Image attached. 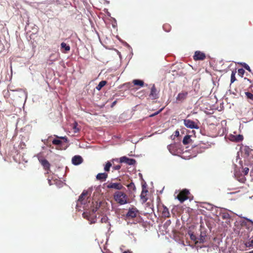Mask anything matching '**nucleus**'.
<instances>
[{"label":"nucleus","instance_id":"obj_1","mask_svg":"<svg viewBox=\"0 0 253 253\" xmlns=\"http://www.w3.org/2000/svg\"><path fill=\"white\" fill-rule=\"evenodd\" d=\"M114 200L117 203L123 205L129 202V199L127 194L124 191H117L113 195Z\"/></svg>","mask_w":253,"mask_h":253},{"label":"nucleus","instance_id":"obj_2","mask_svg":"<svg viewBox=\"0 0 253 253\" xmlns=\"http://www.w3.org/2000/svg\"><path fill=\"white\" fill-rule=\"evenodd\" d=\"M189 194V191L186 189H184L179 193L176 197V198L180 201V203H182L189 198L188 195Z\"/></svg>","mask_w":253,"mask_h":253},{"label":"nucleus","instance_id":"obj_3","mask_svg":"<svg viewBox=\"0 0 253 253\" xmlns=\"http://www.w3.org/2000/svg\"><path fill=\"white\" fill-rule=\"evenodd\" d=\"M107 188L108 189H114L115 190H117V191L126 190V188L123 186V185L121 183H115V182H110L108 183L106 186Z\"/></svg>","mask_w":253,"mask_h":253},{"label":"nucleus","instance_id":"obj_4","mask_svg":"<svg viewBox=\"0 0 253 253\" xmlns=\"http://www.w3.org/2000/svg\"><path fill=\"white\" fill-rule=\"evenodd\" d=\"M184 125L187 127L191 128V129H192V128L199 129V126L196 123H195L193 121H192L189 119L184 120Z\"/></svg>","mask_w":253,"mask_h":253},{"label":"nucleus","instance_id":"obj_5","mask_svg":"<svg viewBox=\"0 0 253 253\" xmlns=\"http://www.w3.org/2000/svg\"><path fill=\"white\" fill-rule=\"evenodd\" d=\"M119 162L121 163H126L128 165H134L136 163V161L133 159H130L126 156H123L120 158Z\"/></svg>","mask_w":253,"mask_h":253},{"label":"nucleus","instance_id":"obj_6","mask_svg":"<svg viewBox=\"0 0 253 253\" xmlns=\"http://www.w3.org/2000/svg\"><path fill=\"white\" fill-rule=\"evenodd\" d=\"M159 91L157 90L154 84H153L151 88L149 96L152 99H156L159 98Z\"/></svg>","mask_w":253,"mask_h":253},{"label":"nucleus","instance_id":"obj_7","mask_svg":"<svg viewBox=\"0 0 253 253\" xmlns=\"http://www.w3.org/2000/svg\"><path fill=\"white\" fill-rule=\"evenodd\" d=\"M188 92L186 91H182L179 93L176 98L177 102H182L185 100L188 96Z\"/></svg>","mask_w":253,"mask_h":253},{"label":"nucleus","instance_id":"obj_8","mask_svg":"<svg viewBox=\"0 0 253 253\" xmlns=\"http://www.w3.org/2000/svg\"><path fill=\"white\" fill-rule=\"evenodd\" d=\"M39 161L43 167L44 169L46 171V173H48L49 171H50V164L48 161L45 159H40Z\"/></svg>","mask_w":253,"mask_h":253},{"label":"nucleus","instance_id":"obj_9","mask_svg":"<svg viewBox=\"0 0 253 253\" xmlns=\"http://www.w3.org/2000/svg\"><path fill=\"white\" fill-rule=\"evenodd\" d=\"M138 212V211L134 208L129 209L126 216L127 218H133L135 217Z\"/></svg>","mask_w":253,"mask_h":253},{"label":"nucleus","instance_id":"obj_10","mask_svg":"<svg viewBox=\"0 0 253 253\" xmlns=\"http://www.w3.org/2000/svg\"><path fill=\"white\" fill-rule=\"evenodd\" d=\"M159 210L162 212L163 217L167 218L170 217L169 209L165 205H163L162 207H159Z\"/></svg>","mask_w":253,"mask_h":253},{"label":"nucleus","instance_id":"obj_11","mask_svg":"<svg viewBox=\"0 0 253 253\" xmlns=\"http://www.w3.org/2000/svg\"><path fill=\"white\" fill-rule=\"evenodd\" d=\"M193 58L195 60H203L206 58V55L200 51H196L195 52Z\"/></svg>","mask_w":253,"mask_h":253},{"label":"nucleus","instance_id":"obj_12","mask_svg":"<svg viewBox=\"0 0 253 253\" xmlns=\"http://www.w3.org/2000/svg\"><path fill=\"white\" fill-rule=\"evenodd\" d=\"M167 147L171 154L173 155H176L178 153V148L176 144H170Z\"/></svg>","mask_w":253,"mask_h":253},{"label":"nucleus","instance_id":"obj_13","mask_svg":"<svg viewBox=\"0 0 253 253\" xmlns=\"http://www.w3.org/2000/svg\"><path fill=\"white\" fill-rule=\"evenodd\" d=\"M55 136L58 139H54L53 140H52V143L54 145L60 146L62 144V142L60 139H64L66 142L67 141V138L65 137H58L57 135H56Z\"/></svg>","mask_w":253,"mask_h":253},{"label":"nucleus","instance_id":"obj_14","mask_svg":"<svg viewBox=\"0 0 253 253\" xmlns=\"http://www.w3.org/2000/svg\"><path fill=\"white\" fill-rule=\"evenodd\" d=\"M148 192V190L145 188L143 187L140 194V198L143 203H145L148 200L147 198V193Z\"/></svg>","mask_w":253,"mask_h":253},{"label":"nucleus","instance_id":"obj_15","mask_svg":"<svg viewBox=\"0 0 253 253\" xmlns=\"http://www.w3.org/2000/svg\"><path fill=\"white\" fill-rule=\"evenodd\" d=\"M72 163L75 165H78L83 162V159L80 156H75L72 159Z\"/></svg>","mask_w":253,"mask_h":253},{"label":"nucleus","instance_id":"obj_16","mask_svg":"<svg viewBox=\"0 0 253 253\" xmlns=\"http://www.w3.org/2000/svg\"><path fill=\"white\" fill-rule=\"evenodd\" d=\"M108 177V174L105 172L99 173L96 176V178L101 181H105Z\"/></svg>","mask_w":253,"mask_h":253},{"label":"nucleus","instance_id":"obj_17","mask_svg":"<svg viewBox=\"0 0 253 253\" xmlns=\"http://www.w3.org/2000/svg\"><path fill=\"white\" fill-rule=\"evenodd\" d=\"M117 161L118 162V159H113L111 162L108 161L106 164H105L104 166V170L105 171H109L110 168L112 167V164L114 163V161Z\"/></svg>","mask_w":253,"mask_h":253},{"label":"nucleus","instance_id":"obj_18","mask_svg":"<svg viewBox=\"0 0 253 253\" xmlns=\"http://www.w3.org/2000/svg\"><path fill=\"white\" fill-rule=\"evenodd\" d=\"M244 139V137L242 135L238 134L237 135H232L231 136V140L235 142H240Z\"/></svg>","mask_w":253,"mask_h":253},{"label":"nucleus","instance_id":"obj_19","mask_svg":"<svg viewBox=\"0 0 253 253\" xmlns=\"http://www.w3.org/2000/svg\"><path fill=\"white\" fill-rule=\"evenodd\" d=\"M194 151H197L198 153H202L205 151V148L202 147L201 145H198L193 147Z\"/></svg>","mask_w":253,"mask_h":253},{"label":"nucleus","instance_id":"obj_20","mask_svg":"<svg viewBox=\"0 0 253 253\" xmlns=\"http://www.w3.org/2000/svg\"><path fill=\"white\" fill-rule=\"evenodd\" d=\"M191 140H192L190 138V136L189 135H186L184 136L182 142L183 144L186 145L190 143Z\"/></svg>","mask_w":253,"mask_h":253},{"label":"nucleus","instance_id":"obj_21","mask_svg":"<svg viewBox=\"0 0 253 253\" xmlns=\"http://www.w3.org/2000/svg\"><path fill=\"white\" fill-rule=\"evenodd\" d=\"M107 84V82L106 81H101L99 84L96 86V89L97 90H100L101 88L105 86Z\"/></svg>","mask_w":253,"mask_h":253},{"label":"nucleus","instance_id":"obj_22","mask_svg":"<svg viewBox=\"0 0 253 253\" xmlns=\"http://www.w3.org/2000/svg\"><path fill=\"white\" fill-rule=\"evenodd\" d=\"M101 222V223H107V226L106 227L108 228H110V224L109 223V222H108V218L106 216H103L101 219V220H100Z\"/></svg>","mask_w":253,"mask_h":253},{"label":"nucleus","instance_id":"obj_23","mask_svg":"<svg viewBox=\"0 0 253 253\" xmlns=\"http://www.w3.org/2000/svg\"><path fill=\"white\" fill-rule=\"evenodd\" d=\"M15 91H18L19 92V96L20 97H26V93L24 90L23 89L20 88L16 89Z\"/></svg>","mask_w":253,"mask_h":253},{"label":"nucleus","instance_id":"obj_24","mask_svg":"<svg viewBox=\"0 0 253 253\" xmlns=\"http://www.w3.org/2000/svg\"><path fill=\"white\" fill-rule=\"evenodd\" d=\"M61 47L62 49H64L66 52H67L70 50V46L64 42L61 43Z\"/></svg>","mask_w":253,"mask_h":253},{"label":"nucleus","instance_id":"obj_25","mask_svg":"<svg viewBox=\"0 0 253 253\" xmlns=\"http://www.w3.org/2000/svg\"><path fill=\"white\" fill-rule=\"evenodd\" d=\"M127 187L130 192L135 191L136 190V187L133 182H131L128 184Z\"/></svg>","mask_w":253,"mask_h":253},{"label":"nucleus","instance_id":"obj_26","mask_svg":"<svg viewBox=\"0 0 253 253\" xmlns=\"http://www.w3.org/2000/svg\"><path fill=\"white\" fill-rule=\"evenodd\" d=\"M133 83L135 85H139L140 86H142L144 85L143 81L139 80H134Z\"/></svg>","mask_w":253,"mask_h":253},{"label":"nucleus","instance_id":"obj_27","mask_svg":"<svg viewBox=\"0 0 253 253\" xmlns=\"http://www.w3.org/2000/svg\"><path fill=\"white\" fill-rule=\"evenodd\" d=\"M247 247H253V236H252L250 239L247 243L246 244Z\"/></svg>","mask_w":253,"mask_h":253},{"label":"nucleus","instance_id":"obj_28","mask_svg":"<svg viewBox=\"0 0 253 253\" xmlns=\"http://www.w3.org/2000/svg\"><path fill=\"white\" fill-rule=\"evenodd\" d=\"M236 73V71H232V74L231 75V83H233L236 81L235 74Z\"/></svg>","mask_w":253,"mask_h":253},{"label":"nucleus","instance_id":"obj_29","mask_svg":"<svg viewBox=\"0 0 253 253\" xmlns=\"http://www.w3.org/2000/svg\"><path fill=\"white\" fill-rule=\"evenodd\" d=\"M245 94L248 99H250L253 101V94L250 92H246Z\"/></svg>","mask_w":253,"mask_h":253},{"label":"nucleus","instance_id":"obj_30","mask_svg":"<svg viewBox=\"0 0 253 253\" xmlns=\"http://www.w3.org/2000/svg\"><path fill=\"white\" fill-rule=\"evenodd\" d=\"M87 192H83L82 194L80 196L78 201L79 202H82L83 200L84 199V197L86 196Z\"/></svg>","mask_w":253,"mask_h":253},{"label":"nucleus","instance_id":"obj_31","mask_svg":"<svg viewBox=\"0 0 253 253\" xmlns=\"http://www.w3.org/2000/svg\"><path fill=\"white\" fill-rule=\"evenodd\" d=\"M238 73L239 75L242 77L245 73V70L242 68L239 69L238 70Z\"/></svg>","mask_w":253,"mask_h":253},{"label":"nucleus","instance_id":"obj_32","mask_svg":"<svg viewBox=\"0 0 253 253\" xmlns=\"http://www.w3.org/2000/svg\"><path fill=\"white\" fill-rule=\"evenodd\" d=\"M77 125L78 124L77 123H75L74 124L73 129L74 130V132L75 133L78 132L80 131V129L77 127Z\"/></svg>","mask_w":253,"mask_h":253},{"label":"nucleus","instance_id":"obj_33","mask_svg":"<svg viewBox=\"0 0 253 253\" xmlns=\"http://www.w3.org/2000/svg\"><path fill=\"white\" fill-rule=\"evenodd\" d=\"M205 237L203 236H201L200 238L199 239V240L196 241V243L199 242L200 243H204L205 241Z\"/></svg>","mask_w":253,"mask_h":253},{"label":"nucleus","instance_id":"obj_34","mask_svg":"<svg viewBox=\"0 0 253 253\" xmlns=\"http://www.w3.org/2000/svg\"><path fill=\"white\" fill-rule=\"evenodd\" d=\"M238 180L241 183H245V182L246 180V179L244 176H242L241 177L238 179Z\"/></svg>","mask_w":253,"mask_h":253},{"label":"nucleus","instance_id":"obj_35","mask_svg":"<svg viewBox=\"0 0 253 253\" xmlns=\"http://www.w3.org/2000/svg\"><path fill=\"white\" fill-rule=\"evenodd\" d=\"M243 66L247 70L249 71V72H251V68L248 64L244 63Z\"/></svg>","mask_w":253,"mask_h":253},{"label":"nucleus","instance_id":"obj_36","mask_svg":"<svg viewBox=\"0 0 253 253\" xmlns=\"http://www.w3.org/2000/svg\"><path fill=\"white\" fill-rule=\"evenodd\" d=\"M121 168V166L120 165H118L116 166H114L113 167V169L114 170H119Z\"/></svg>","mask_w":253,"mask_h":253},{"label":"nucleus","instance_id":"obj_37","mask_svg":"<svg viewBox=\"0 0 253 253\" xmlns=\"http://www.w3.org/2000/svg\"><path fill=\"white\" fill-rule=\"evenodd\" d=\"M244 171L245 174L246 175L248 173L249 169L248 168H245L244 169Z\"/></svg>","mask_w":253,"mask_h":253},{"label":"nucleus","instance_id":"obj_38","mask_svg":"<svg viewBox=\"0 0 253 253\" xmlns=\"http://www.w3.org/2000/svg\"><path fill=\"white\" fill-rule=\"evenodd\" d=\"M179 135V132L178 130H176L175 132H174V136L175 137H178V136Z\"/></svg>","mask_w":253,"mask_h":253},{"label":"nucleus","instance_id":"obj_39","mask_svg":"<svg viewBox=\"0 0 253 253\" xmlns=\"http://www.w3.org/2000/svg\"><path fill=\"white\" fill-rule=\"evenodd\" d=\"M228 216H229V214H224L222 216V217H223V218L225 219V218H227Z\"/></svg>","mask_w":253,"mask_h":253},{"label":"nucleus","instance_id":"obj_40","mask_svg":"<svg viewBox=\"0 0 253 253\" xmlns=\"http://www.w3.org/2000/svg\"><path fill=\"white\" fill-rule=\"evenodd\" d=\"M245 219H246V220L247 221H248V222H249L251 223V224H252V225H253V221L252 220H251V219H248V218H246Z\"/></svg>","mask_w":253,"mask_h":253},{"label":"nucleus","instance_id":"obj_41","mask_svg":"<svg viewBox=\"0 0 253 253\" xmlns=\"http://www.w3.org/2000/svg\"><path fill=\"white\" fill-rule=\"evenodd\" d=\"M162 109H160L159 111L155 112V113H154V114L155 115V116L158 115V114H159L162 111Z\"/></svg>","mask_w":253,"mask_h":253},{"label":"nucleus","instance_id":"obj_42","mask_svg":"<svg viewBox=\"0 0 253 253\" xmlns=\"http://www.w3.org/2000/svg\"><path fill=\"white\" fill-rule=\"evenodd\" d=\"M116 103H117V101H116H116H114V102L112 103V104L111 107H113L114 105H116Z\"/></svg>","mask_w":253,"mask_h":253},{"label":"nucleus","instance_id":"obj_43","mask_svg":"<svg viewBox=\"0 0 253 253\" xmlns=\"http://www.w3.org/2000/svg\"><path fill=\"white\" fill-rule=\"evenodd\" d=\"M169 25H164V26H163V28L164 29H166V27H169Z\"/></svg>","mask_w":253,"mask_h":253},{"label":"nucleus","instance_id":"obj_44","mask_svg":"<svg viewBox=\"0 0 253 253\" xmlns=\"http://www.w3.org/2000/svg\"><path fill=\"white\" fill-rule=\"evenodd\" d=\"M191 239L192 240H195V236L191 235Z\"/></svg>","mask_w":253,"mask_h":253},{"label":"nucleus","instance_id":"obj_45","mask_svg":"<svg viewBox=\"0 0 253 253\" xmlns=\"http://www.w3.org/2000/svg\"><path fill=\"white\" fill-rule=\"evenodd\" d=\"M123 253H132L129 251H127L124 252Z\"/></svg>","mask_w":253,"mask_h":253},{"label":"nucleus","instance_id":"obj_46","mask_svg":"<svg viewBox=\"0 0 253 253\" xmlns=\"http://www.w3.org/2000/svg\"><path fill=\"white\" fill-rule=\"evenodd\" d=\"M154 116H155V115L154 114H152L149 116L150 117H153Z\"/></svg>","mask_w":253,"mask_h":253},{"label":"nucleus","instance_id":"obj_47","mask_svg":"<svg viewBox=\"0 0 253 253\" xmlns=\"http://www.w3.org/2000/svg\"><path fill=\"white\" fill-rule=\"evenodd\" d=\"M96 211H97V209H93V212H95Z\"/></svg>","mask_w":253,"mask_h":253},{"label":"nucleus","instance_id":"obj_48","mask_svg":"<svg viewBox=\"0 0 253 253\" xmlns=\"http://www.w3.org/2000/svg\"><path fill=\"white\" fill-rule=\"evenodd\" d=\"M95 223V221H91V223Z\"/></svg>","mask_w":253,"mask_h":253},{"label":"nucleus","instance_id":"obj_49","mask_svg":"<svg viewBox=\"0 0 253 253\" xmlns=\"http://www.w3.org/2000/svg\"><path fill=\"white\" fill-rule=\"evenodd\" d=\"M48 182H49V183H50L51 182V180L49 179Z\"/></svg>","mask_w":253,"mask_h":253}]
</instances>
